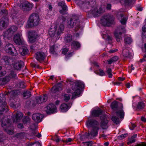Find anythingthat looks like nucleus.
I'll use <instances>...</instances> for the list:
<instances>
[{
	"instance_id": "obj_19",
	"label": "nucleus",
	"mask_w": 146,
	"mask_h": 146,
	"mask_svg": "<svg viewBox=\"0 0 146 146\" xmlns=\"http://www.w3.org/2000/svg\"><path fill=\"white\" fill-rule=\"evenodd\" d=\"M42 115L39 113L34 114L32 116L33 120L36 122H39L42 120Z\"/></svg>"
},
{
	"instance_id": "obj_20",
	"label": "nucleus",
	"mask_w": 146,
	"mask_h": 146,
	"mask_svg": "<svg viewBox=\"0 0 146 146\" xmlns=\"http://www.w3.org/2000/svg\"><path fill=\"white\" fill-rule=\"evenodd\" d=\"M94 65L98 69L94 71V72L101 76H103L105 75V73L102 70L98 68L99 66L97 63H95Z\"/></svg>"
},
{
	"instance_id": "obj_15",
	"label": "nucleus",
	"mask_w": 146,
	"mask_h": 146,
	"mask_svg": "<svg viewBox=\"0 0 146 146\" xmlns=\"http://www.w3.org/2000/svg\"><path fill=\"white\" fill-rule=\"evenodd\" d=\"M1 61L4 63L3 64L5 65V67L8 69L9 66L11 65V62L13 61V60L10 58L6 56L4 57Z\"/></svg>"
},
{
	"instance_id": "obj_50",
	"label": "nucleus",
	"mask_w": 146,
	"mask_h": 146,
	"mask_svg": "<svg viewBox=\"0 0 146 146\" xmlns=\"http://www.w3.org/2000/svg\"><path fill=\"white\" fill-rule=\"evenodd\" d=\"M124 1V3H131L134 2L135 0H122Z\"/></svg>"
},
{
	"instance_id": "obj_33",
	"label": "nucleus",
	"mask_w": 146,
	"mask_h": 146,
	"mask_svg": "<svg viewBox=\"0 0 146 146\" xmlns=\"http://www.w3.org/2000/svg\"><path fill=\"white\" fill-rule=\"evenodd\" d=\"M71 46L72 48L74 49H77L80 47V44L78 42L73 41Z\"/></svg>"
},
{
	"instance_id": "obj_1",
	"label": "nucleus",
	"mask_w": 146,
	"mask_h": 146,
	"mask_svg": "<svg viewBox=\"0 0 146 146\" xmlns=\"http://www.w3.org/2000/svg\"><path fill=\"white\" fill-rule=\"evenodd\" d=\"M4 96L3 95L0 94V102L1 103V106H0V121L1 123L2 127H3L5 131L9 134L12 135L13 133V130H10L9 129L11 127V123H10V120L9 119L11 117L10 116L8 117L4 116L2 114V112L5 110L6 111H8V107L7 103L5 102V98H3L1 100V98H2Z\"/></svg>"
},
{
	"instance_id": "obj_56",
	"label": "nucleus",
	"mask_w": 146,
	"mask_h": 146,
	"mask_svg": "<svg viewBox=\"0 0 146 146\" xmlns=\"http://www.w3.org/2000/svg\"><path fill=\"white\" fill-rule=\"evenodd\" d=\"M30 120L29 118L27 117H26L23 120V122L24 123H25V122H27L28 121H29Z\"/></svg>"
},
{
	"instance_id": "obj_42",
	"label": "nucleus",
	"mask_w": 146,
	"mask_h": 146,
	"mask_svg": "<svg viewBox=\"0 0 146 146\" xmlns=\"http://www.w3.org/2000/svg\"><path fill=\"white\" fill-rule=\"evenodd\" d=\"M25 135L23 133H20L17 134L15 137L19 139H21L24 137Z\"/></svg>"
},
{
	"instance_id": "obj_62",
	"label": "nucleus",
	"mask_w": 146,
	"mask_h": 146,
	"mask_svg": "<svg viewBox=\"0 0 146 146\" xmlns=\"http://www.w3.org/2000/svg\"><path fill=\"white\" fill-rule=\"evenodd\" d=\"M18 127L19 128H22L23 127V124L20 123L18 125Z\"/></svg>"
},
{
	"instance_id": "obj_16",
	"label": "nucleus",
	"mask_w": 146,
	"mask_h": 146,
	"mask_svg": "<svg viewBox=\"0 0 146 146\" xmlns=\"http://www.w3.org/2000/svg\"><path fill=\"white\" fill-rule=\"evenodd\" d=\"M46 56L42 52L39 51L36 52L35 55L36 59L40 62L43 61Z\"/></svg>"
},
{
	"instance_id": "obj_8",
	"label": "nucleus",
	"mask_w": 146,
	"mask_h": 146,
	"mask_svg": "<svg viewBox=\"0 0 146 146\" xmlns=\"http://www.w3.org/2000/svg\"><path fill=\"white\" fill-rule=\"evenodd\" d=\"M68 27L70 28H72L74 27V25L76 26V28H79L80 29H82L84 27V23L83 22H80L79 19L76 20L74 19H71L70 21L68 22Z\"/></svg>"
},
{
	"instance_id": "obj_64",
	"label": "nucleus",
	"mask_w": 146,
	"mask_h": 146,
	"mask_svg": "<svg viewBox=\"0 0 146 146\" xmlns=\"http://www.w3.org/2000/svg\"><path fill=\"white\" fill-rule=\"evenodd\" d=\"M141 120L143 121L146 122V117L142 116L141 117Z\"/></svg>"
},
{
	"instance_id": "obj_40",
	"label": "nucleus",
	"mask_w": 146,
	"mask_h": 146,
	"mask_svg": "<svg viewBox=\"0 0 146 146\" xmlns=\"http://www.w3.org/2000/svg\"><path fill=\"white\" fill-rule=\"evenodd\" d=\"M72 38V35L70 34H68L65 36L64 40L66 42H68L71 40Z\"/></svg>"
},
{
	"instance_id": "obj_32",
	"label": "nucleus",
	"mask_w": 146,
	"mask_h": 146,
	"mask_svg": "<svg viewBox=\"0 0 146 146\" xmlns=\"http://www.w3.org/2000/svg\"><path fill=\"white\" fill-rule=\"evenodd\" d=\"M58 49V46L55 45L50 47V52L52 54H54V52H56Z\"/></svg>"
},
{
	"instance_id": "obj_2",
	"label": "nucleus",
	"mask_w": 146,
	"mask_h": 146,
	"mask_svg": "<svg viewBox=\"0 0 146 146\" xmlns=\"http://www.w3.org/2000/svg\"><path fill=\"white\" fill-rule=\"evenodd\" d=\"M84 87V84L83 82L79 80L75 81L72 85V90L68 89L67 93L64 94L63 96V99L66 102L68 101L70 99L71 95L72 94V99L74 97L81 96V90Z\"/></svg>"
},
{
	"instance_id": "obj_59",
	"label": "nucleus",
	"mask_w": 146,
	"mask_h": 146,
	"mask_svg": "<svg viewBox=\"0 0 146 146\" xmlns=\"http://www.w3.org/2000/svg\"><path fill=\"white\" fill-rule=\"evenodd\" d=\"M60 139H59L58 137L57 136H56V138L54 139V141H55L56 142H58L60 141Z\"/></svg>"
},
{
	"instance_id": "obj_28",
	"label": "nucleus",
	"mask_w": 146,
	"mask_h": 146,
	"mask_svg": "<svg viewBox=\"0 0 146 146\" xmlns=\"http://www.w3.org/2000/svg\"><path fill=\"white\" fill-rule=\"evenodd\" d=\"M102 113V111L99 108L97 110H92L91 111V115L95 117H98L101 115Z\"/></svg>"
},
{
	"instance_id": "obj_49",
	"label": "nucleus",
	"mask_w": 146,
	"mask_h": 146,
	"mask_svg": "<svg viewBox=\"0 0 146 146\" xmlns=\"http://www.w3.org/2000/svg\"><path fill=\"white\" fill-rule=\"evenodd\" d=\"M127 135L128 134H123L119 136L118 137V138L120 140H121L127 137Z\"/></svg>"
},
{
	"instance_id": "obj_60",
	"label": "nucleus",
	"mask_w": 146,
	"mask_h": 146,
	"mask_svg": "<svg viewBox=\"0 0 146 146\" xmlns=\"http://www.w3.org/2000/svg\"><path fill=\"white\" fill-rule=\"evenodd\" d=\"M113 62H115L118 59V57L117 56H115L111 58Z\"/></svg>"
},
{
	"instance_id": "obj_18",
	"label": "nucleus",
	"mask_w": 146,
	"mask_h": 146,
	"mask_svg": "<svg viewBox=\"0 0 146 146\" xmlns=\"http://www.w3.org/2000/svg\"><path fill=\"white\" fill-rule=\"evenodd\" d=\"M29 41L30 43H32L35 41L37 38L36 33L34 31L29 32Z\"/></svg>"
},
{
	"instance_id": "obj_61",
	"label": "nucleus",
	"mask_w": 146,
	"mask_h": 146,
	"mask_svg": "<svg viewBox=\"0 0 146 146\" xmlns=\"http://www.w3.org/2000/svg\"><path fill=\"white\" fill-rule=\"evenodd\" d=\"M131 127H132H132H130V129L131 130H132L133 129V128H135V126H136V125H135L134 124H133V123H131Z\"/></svg>"
},
{
	"instance_id": "obj_27",
	"label": "nucleus",
	"mask_w": 146,
	"mask_h": 146,
	"mask_svg": "<svg viewBox=\"0 0 146 146\" xmlns=\"http://www.w3.org/2000/svg\"><path fill=\"white\" fill-rule=\"evenodd\" d=\"M47 98V97L46 95H45L42 97H39L36 99L37 103L38 104H40L46 101Z\"/></svg>"
},
{
	"instance_id": "obj_41",
	"label": "nucleus",
	"mask_w": 146,
	"mask_h": 146,
	"mask_svg": "<svg viewBox=\"0 0 146 146\" xmlns=\"http://www.w3.org/2000/svg\"><path fill=\"white\" fill-rule=\"evenodd\" d=\"M111 119L113 122L116 124H117L119 123V119L115 116H113L111 118Z\"/></svg>"
},
{
	"instance_id": "obj_53",
	"label": "nucleus",
	"mask_w": 146,
	"mask_h": 146,
	"mask_svg": "<svg viewBox=\"0 0 146 146\" xmlns=\"http://www.w3.org/2000/svg\"><path fill=\"white\" fill-rule=\"evenodd\" d=\"M68 49L67 48H64L62 50V53L64 55H65L66 52L68 51Z\"/></svg>"
},
{
	"instance_id": "obj_12",
	"label": "nucleus",
	"mask_w": 146,
	"mask_h": 146,
	"mask_svg": "<svg viewBox=\"0 0 146 146\" xmlns=\"http://www.w3.org/2000/svg\"><path fill=\"white\" fill-rule=\"evenodd\" d=\"M13 40L18 45H21L23 44L24 41L21 33H17L15 35L13 38Z\"/></svg>"
},
{
	"instance_id": "obj_45",
	"label": "nucleus",
	"mask_w": 146,
	"mask_h": 146,
	"mask_svg": "<svg viewBox=\"0 0 146 146\" xmlns=\"http://www.w3.org/2000/svg\"><path fill=\"white\" fill-rule=\"evenodd\" d=\"M31 92L27 91L25 92L23 94V96L25 99H26L29 97L31 95Z\"/></svg>"
},
{
	"instance_id": "obj_31",
	"label": "nucleus",
	"mask_w": 146,
	"mask_h": 146,
	"mask_svg": "<svg viewBox=\"0 0 146 146\" xmlns=\"http://www.w3.org/2000/svg\"><path fill=\"white\" fill-rule=\"evenodd\" d=\"M69 108H70L67 106V104H62L60 106L61 111L62 112H66L68 110Z\"/></svg>"
},
{
	"instance_id": "obj_63",
	"label": "nucleus",
	"mask_w": 146,
	"mask_h": 146,
	"mask_svg": "<svg viewBox=\"0 0 146 146\" xmlns=\"http://www.w3.org/2000/svg\"><path fill=\"white\" fill-rule=\"evenodd\" d=\"M136 146H146V144L143 143L141 144H139Z\"/></svg>"
},
{
	"instance_id": "obj_44",
	"label": "nucleus",
	"mask_w": 146,
	"mask_h": 146,
	"mask_svg": "<svg viewBox=\"0 0 146 146\" xmlns=\"http://www.w3.org/2000/svg\"><path fill=\"white\" fill-rule=\"evenodd\" d=\"M125 42L127 44H129L131 43L132 40L130 37L127 36L125 38Z\"/></svg>"
},
{
	"instance_id": "obj_13",
	"label": "nucleus",
	"mask_w": 146,
	"mask_h": 146,
	"mask_svg": "<svg viewBox=\"0 0 146 146\" xmlns=\"http://www.w3.org/2000/svg\"><path fill=\"white\" fill-rule=\"evenodd\" d=\"M17 28L15 26L11 27L7 31L5 32L3 36L5 38H9L11 37L14 32L17 29Z\"/></svg>"
},
{
	"instance_id": "obj_23",
	"label": "nucleus",
	"mask_w": 146,
	"mask_h": 146,
	"mask_svg": "<svg viewBox=\"0 0 146 146\" xmlns=\"http://www.w3.org/2000/svg\"><path fill=\"white\" fill-rule=\"evenodd\" d=\"M122 53L123 56L125 57H128L131 58L133 55L132 50H130L129 51L127 49H125L123 50Z\"/></svg>"
},
{
	"instance_id": "obj_39",
	"label": "nucleus",
	"mask_w": 146,
	"mask_h": 146,
	"mask_svg": "<svg viewBox=\"0 0 146 146\" xmlns=\"http://www.w3.org/2000/svg\"><path fill=\"white\" fill-rule=\"evenodd\" d=\"M143 38H146V25H144L142 29V35Z\"/></svg>"
},
{
	"instance_id": "obj_11",
	"label": "nucleus",
	"mask_w": 146,
	"mask_h": 146,
	"mask_svg": "<svg viewBox=\"0 0 146 146\" xmlns=\"http://www.w3.org/2000/svg\"><path fill=\"white\" fill-rule=\"evenodd\" d=\"M20 7L21 9L23 10L28 11L32 8L33 4L29 3L27 1H24L20 4Z\"/></svg>"
},
{
	"instance_id": "obj_35",
	"label": "nucleus",
	"mask_w": 146,
	"mask_h": 146,
	"mask_svg": "<svg viewBox=\"0 0 146 146\" xmlns=\"http://www.w3.org/2000/svg\"><path fill=\"white\" fill-rule=\"evenodd\" d=\"M58 5L61 7L63 11H67V7L64 1H62L59 2L58 4Z\"/></svg>"
},
{
	"instance_id": "obj_38",
	"label": "nucleus",
	"mask_w": 146,
	"mask_h": 146,
	"mask_svg": "<svg viewBox=\"0 0 146 146\" xmlns=\"http://www.w3.org/2000/svg\"><path fill=\"white\" fill-rule=\"evenodd\" d=\"M102 36L103 38L108 40H111V37L105 32H103L102 33Z\"/></svg>"
},
{
	"instance_id": "obj_10",
	"label": "nucleus",
	"mask_w": 146,
	"mask_h": 146,
	"mask_svg": "<svg viewBox=\"0 0 146 146\" xmlns=\"http://www.w3.org/2000/svg\"><path fill=\"white\" fill-rule=\"evenodd\" d=\"M124 27H119L115 31L114 34L117 42L120 41L121 38V35L122 33H125Z\"/></svg>"
},
{
	"instance_id": "obj_4",
	"label": "nucleus",
	"mask_w": 146,
	"mask_h": 146,
	"mask_svg": "<svg viewBox=\"0 0 146 146\" xmlns=\"http://www.w3.org/2000/svg\"><path fill=\"white\" fill-rule=\"evenodd\" d=\"M98 122L96 120L90 118L86 122V124L87 127L89 128L88 133H86L81 136V138L84 137L88 138H92V137H94L98 134V130L99 128L98 127Z\"/></svg>"
},
{
	"instance_id": "obj_58",
	"label": "nucleus",
	"mask_w": 146,
	"mask_h": 146,
	"mask_svg": "<svg viewBox=\"0 0 146 146\" xmlns=\"http://www.w3.org/2000/svg\"><path fill=\"white\" fill-rule=\"evenodd\" d=\"M10 76H11L12 78H15L16 77L17 75L14 72H11L10 74Z\"/></svg>"
},
{
	"instance_id": "obj_3",
	"label": "nucleus",
	"mask_w": 146,
	"mask_h": 146,
	"mask_svg": "<svg viewBox=\"0 0 146 146\" xmlns=\"http://www.w3.org/2000/svg\"><path fill=\"white\" fill-rule=\"evenodd\" d=\"M77 4L80 5L81 3L82 5H84L88 8H92L90 13H92L94 16L96 17L100 15L101 14L104 12V9L102 7L98 9L95 5V0H75Z\"/></svg>"
},
{
	"instance_id": "obj_48",
	"label": "nucleus",
	"mask_w": 146,
	"mask_h": 146,
	"mask_svg": "<svg viewBox=\"0 0 146 146\" xmlns=\"http://www.w3.org/2000/svg\"><path fill=\"white\" fill-rule=\"evenodd\" d=\"M144 106V105L143 103L140 102H139L138 104L137 107L139 109H143Z\"/></svg>"
},
{
	"instance_id": "obj_43",
	"label": "nucleus",
	"mask_w": 146,
	"mask_h": 146,
	"mask_svg": "<svg viewBox=\"0 0 146 146\" xmlns=\"http://www.w3.org/2000/svg\"><path fill=\"white\" fill-rule=\"evenodd\" d=\"M117 102L116 101L112 102L111 105V108L113 110H115L117 108Z\"/></svg>"
},
{
	"instance_id": "obj_57",
	"label": "nucleus",
	"mask_w": 146,
	"mask_h": 146,
	"mask_svg": "<svg viewBox=\"0 0 146 146\" xmlns=\"http://www.w3.org/2000/svg\"><path fill=\"white\" fill-rule=\"evenodd\" d=\"M72 139L70 138H68L67 140L64 141L65 143H68L72 141Z\"/></svg>"
},
{
	"instance_id": "obj_21",
	"label": "nucleus",
	"mask_w": 146,
	"mask_h": 146,
	"mask_svg": "<svg viewBox=\"0 0 146 146\" xmlns=\"http://www.w3.org/2000/svg\"><path fill=\"white\" fill-rule=\"evenodd\" d=\"M23 116V113L20 112L18 111L15 115L13 117V122L14 123H16L19 122Z\"/></svg>"
},
{
	"instance_id": "obj_9",
	"label": "nucleus",
	"mask_w": 146,
	"mask_h": 146,
	"mask_svg": "<svg viewBox=\"0 0 146 146\" xmlns=\"http://www.w3.org/2000/svg\"><path fill=\"white\" fill-rule=\"evenodd\" d=\"M4 49L7 53L13 56H17L18 53L15 47L11 44H8L5 47Z\"/></svg>"
},
{
	"instance_id": "obj_6",
	"label": "nucleus",
	"mask_w": 146,
	"mask_h": 146,
	"mask_svg": "<svg viewBox=\"0 0 146 146\" xmlns=\"http://www.w3.org/2000/svg\"><path fill=\"white\" fill-rule=\"evenodd\" d=\"M64 25L63 24L59 26H55L54 28H51L49 30V34L50 36H58L64 30Z\"/></svg>"
},
{
	"instance_id": "obj_55",
	"label": "nucleus",
	"mask_w": 146,
	"mask_h": 146,
	"mask_svg": "<svg viewBox=\"0 0 146 146\" xmlns=\"http://www.w3.org/2000/svg\"><path fill=\"white\" fill-rule=\"evenodd\" d=\"M2 68V67L0 66V70H1ZM6 74V72L5 71H4L2 72H0V76H3Z\"/></svg>"
},
{
	"instance_id": "obj_26",
	"label": "nucleus",
	"mask_w": 146,
	"mask_h": 146,
	"mask_svg": "<svg viewBox=\"0 0 146 146\" xmlns=\"http://www.w3.org/2000/svg\"><path fill=\"white\" fill-rule=\"evenodd\" d=\"M10 77L6 76L4 78H0V85H3L6 84L10 79Z\"/></svg>"
},
{
	"instance_id": "obj_22",
	"label": "nucleus",
	"mask_w": 146,
	"mask_h": 146,
	"mask_svg": "<svg viewBox=\"0 0 146 146\" xmlns=\"http://www.w3.org/2000/svg\"><path fill=\"white\" fill-rule=\"evenodd\" d=\"M24 63L23 61L16 62L15 63L13 64L12 66L15 69L17 70H19L21 69L22 66H23Z\"/></svg>"
},
{
	"instance_id": "obj_7",
	"label": "nucleus",
	"mask_w": 146,
	"mask_h": 146,
	"mask_svg": "<svg viewBox=\"0 0 146 146\" xmlns=\"http://www.w3.org/2000/svg\"><path fill=\"white\" fill-rule=\"evenodd\" d=\"M114 20L112 16L109 15H104L100 21L101 24L105 26H109L113 23Z\"/></svg>"
},
{
	"instance_id": "obj_17",
	"label": "nucleus",
	"mask_w": 146,
	"mask_h": 146,
	"mask_svg": "<svg viewBox=\"0 0 146 146\" xmlns=\"http://www.w3.org/2000/svg\"><path fill=\"white\" fill-rule=\"evenodd\" d=\"M18 16V15L17 13H15L12 14L11 16L15 22L16 23L17 22V24L19 25V27H20L23 24L24 21V19H21L18 20V18H17Z\"/></svg>"
},
{
	"instance_id": "obj_52",
	"label": "nucleus",
	"mask_w": 146,
	"mask_h": 146,
	"mask_svg": "<svg viewBox=\"0 0 146 146\" xmlns=\"http://www.w3.org/2000/svg\"><path fill=\"white\" fill-rule=\"evenodd\" d=\"M129 141L127 142L128 144L132 143H134L135 141V139H132L131 137L129 139Z\"/></svg>"
},
{
	"instance_id": "obj_54",
	"label": "nucleus",
	"mask_w": 146,
	"mask_h": 146,
	"mask_svg": "<svg viewBox=\"0 0 146 146\" xmlns=\"http://www.w3.org/2000/svg\"><path fill=\"white\" fill-rule=\"evenodd\" d=\"M111 4L110 3H107L106 5V8L108 10L110 9L111 8Z\"/></svg>"
},
{
	"instance_id": "obj_24",
	"label": "nucleus",
	"mask_w": 146,
	"mask_h": 146,
	"mask_svg": "<svg viewBox=\"0 0 146 146\" xmlns=\"http://www.w3.org/2000/svg\"><path fill=\"white\" fill-rule=\"evenodd\" d=\"M61 84H58L54 86L52 88L51 92L53 93H56L57 92L61 90Z\"/></svg>"
},
{
	"instance_id": "obj_37",
	"label": "nucleus",
	"mask_w": 146,
	"mask_h": 146,
	"mask_svg": "<svg viewBox=\"0 0 146 146\" xmlns=\"http://www.w3.org/2000/svg\"><path fill=\"white\" fill-rule=\"evenodd\" d=\"M15 98V97H12L10 99L9 101V103L10 106L13 108L15 106V104H14Z\"/></svg>"
},
{
	"instance_id": "obj_47",
	"label": "nucleus",
	"mask_w": 146,
	"mask_h": 146,
	"mask_svg": "<svg viewBox=\"0 0 146 146\" xmlns=\"http://www.w3.org/2000/svg\"><path fill=\"white\" fill-rule=\"evenodd\" d=\"M107 73L108 75L109 78H111L112 77V74L111 70V69L108 68L107 69Z\"/></svg>"
},
{
	"instance_id": "obj_34",
	"label": "nucleus",
	"mask_w": 146,
	"mask_h": 146,
	"mask_svg": "<svg viewBox=\"0 0 146 146\" xmlns=\"http://www.w3.org/2000/svg\"><path fill=\"white\" fill-rule=\"evenodd\" d=\"M119 17L121 19V20H120V22L121 24L122 25H125L128 19L127 17L124 16L122 15H120L119 16Z\"/></svg>"
},
{
	"instance_id": "obj_51",
	"label": "nucleus",
	"mask_w": 146,
	"mask_h": 146,
	"mask_svg": "<svg viewBox=\"0 0 146 146\" xmlns=\"http://www.w3.org/2000/svg\"><path fill=\"white\" fill-rule=\"evenodd\" d=\"M25 85L24 82H21L20 83L19 87L21 88H24L25 87Z\"/></svg>"
},
{
	"instance_id": "obj_29",
	"label": "nucleus",
	"mask_w": 146,
	"mask_h": 146,
	"mask_svg": "<svg viewBox=\"0 0 146 146\" xmlns=\"http://www.w3.org/2000/svg\"><path fill=\"white\" fill-rule=\"evenodd\" d=\"M19 50L21 54L23 56L27 54L28 52V50L27 48L25 46L20 48Z\"/></svg>"
},
{
	"instance_id": "obj_25",
	"label": "nucleus",
	"mask_w": 146,
	"mask_h": 146,
	"mask_svg": "<svg viewBox=\"0 0 146 146\" xmlns=\"http://www.w3.org/2000/svg\"><path fill=\"white\" fill-rule=\"evenodd\" d=\"M8 20L7 18L3 17L2 18L0 22V28L5 27L7 24Z\"/></svg>"
},
{
	"instance_id": "obj_5",
	"label": "nucleus",
	"mask_w": 146,
	"mask_h": 146,
	"mask_svg": "<svg viewBox=\"0 0 146 146\" xmlns=\"http://www.w3.org/2000/svg\"><path fill=\"white\" fill-rule=\"evenodd\" d=\"M39 21L40 19L38 15L36 13H34L30 17L26 27L30 28L36 26L39 24Z\"/></svg>"
},
{
	"instance_id": "obj_46",
	"label": "nucleus",
	"mask_w": 146,
	"mask_h": 146,
	"mask_svg": "<svg viewBox=\"0 0 146 146\" xmlns=\"http://www.w3.org/2000/svg\"><path fill=\"white\" fill-rule=\"evenodd\" d=\"M28 146H41L40 143L36 142L33 143H31L29 144Z\"/></svg>"
},
{
	"instance_id": "obj_30",
	"label": "nucleus",
	"mask_w": 146,
	"mask_h": 146,
	"mask_svg": "<svg viewBox=\"0 0 146 146\" xmlns=\"http://www.w3.org/2000/svg\"><path fill=\"white\" fill-rule=\"evenodd\" d=\"M122 107L121 108L118 109L116 112L117 115L120 118H123L124 116V113L122 109Z\"/></svg>"
},
{
	"instance_id": "obj_36",
	"label": "nucleus",
	"mask_w": 146,
	"mask_h": 146,
	"mask_svg": "<svg viewBox=\"0 0 146 146\" xmlns=\"http://www.w3.org/2000/svg\"><path fill=\"white\" fill-rule=\"evenodd\" d=\"M104 120V121H101V126L103 129H106L107 127V125L108 121L105 119Z\"/></svg>"
},
{
	"instance_id": "obj_14",
	"label": "nucleus",
	"mask_w": 146,
	"mask_h": 146,
	"mask_svg": "<svg viewBox=\"0 0 146 146\" xmlns=\"http://www.w3.org/2000/svg\"><path fill=\"white\" fill-rule=\"evenodd\" d=\"M45 110L47 113H51L56 112V108L53 104H50L45 108Z\"/></svg>"
}]
</instances>
